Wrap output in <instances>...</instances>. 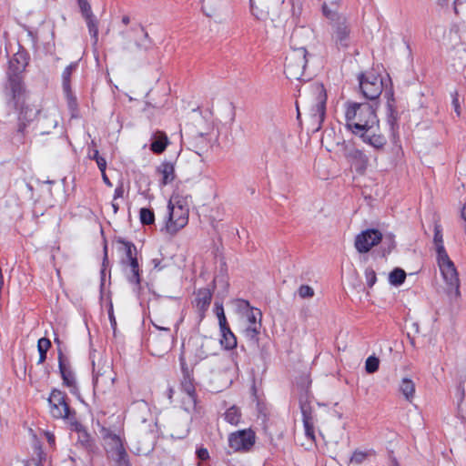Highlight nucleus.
Masks as SVG:
<instances>
[{
    "mask_svg": "<svg viewBox=\"0 0 466 466\" xmlns=\"http://www.w3.org/2000/svg\"><path fill=\"white\" fill-rule=\"evenodd\" d=\"M392 466H400V464H399V462L397 461L396 459L392 460Z\"/></svg>",
    "mask_w": 466,
    "mask_h": 466,
    "instance_id": "774afa93",
    "label": "nucleus"
},
{
    "mask_svg": "<svg viewBox=\"0 0 466 466\" xmlns=\"http://www.w3.org/2000/svg\"><path fill=\"white\" fill-rule=\"evenodd\" d=\"M169 144L167 136L162 131H157L152 135V143L150 149L155 154L163 153Z\"/></svg>",
    "mask_w": 466,
    "mask_h": 466,
    "instance_id": "a878e982",
    "label": "nucleus"
},
{
    "mask_svg": "<svg viewBox=\"0 0 466 466\" xmlns=\"http://www.w3.org/2000/svg\"><path fill=\"white\" fill-rule=\"evenodd\" d=\"M271 145L279 155L287 151L285 137L280 132L274 133L273 137H271Z\"/></svg>",
    "mask_w": 466,
    "mask_h": 466,
    "instance_id": "7c9ffc66",
    "label": "nucleus"
},
{
    "mask_svg": "<svg viewBox=\"0 0 466 466\" xmlns=\"http://www.w3.org/2000/svg\"><path fill=\"white\" fill-rule=\"evenodd\" d=\"M81 14L83 17L87 16L88 15H92L93 12L91 10V5L88 3V0H79L77 1Z\"/></svg>",
    "mask_w": 466,
    "mask_h": 466,
    "instance_id": "c03bdc74",
    "label": "nucleus"
},
{
    "mask_svg": "<svg viewBox=\"0 0 466 466\" xmlns=\"http://www.w3.org/2000/svg\"><path fill=\"white\" fill-rule=\"evenodd\" d=\"M93 372H94V383H95V385H96L98 383L99 376H101L102 374H100L98 371H96L95 370H93Z\"/></svg>",
    "mask_w": 466,
    "mask_h": 466,
    "instance_id": "052dcab7",
    "label": "nucleus"
},
{
    "mask_svg": "<svg viewBox=\"0 0 466 466\" xmlns=\"http://www.w3.org/2000/svg\"><path fill=\"white\" fill-rule=\"evenodd\" d=\"M118 243H120L123 246V250L125 254L124 258L121 260V263L124 267L129 268V273L127 275L128 280L130 283L139 286L140 273L139 265L137 258V248L133 243L125 241L123 239H119Z\"/></svg>",
    "mask_w": 466,
    "mask_h": 466,
    "instance_id": "0eeeda50",
    "label": "nucleus"
},
{
    "mask_svg": "<svg viewBox=\"0 0 466 466\" xmlns=\"http://www.w3.org/2000/svg\"><path fill=\"white\" fill-rule=\"evenodd\" d=\"M307 50L304 47L291 49L285 62V74L290 80H303L306 65Z\"/></svg>",
    "mask_w": 466,
    "mask_h": 466,
    "instance_id": "423d86ee",
    "label": "nucleus"
},
{
    "mask_svg": "<svg viewBox=\"0 0 466 466\" xmlns=\"http://www.w3.org/2000/svg\"><path fill=\"white\" fill-rule=\"evenodd\" d=\"M157 173L161 176L160 185L166 186L176 178L175 165L170 161H164L157 167Z\"/></svg>",
    "mask_w": 466,
    "mask_h": 466,
    "instance_id": "5701e85b",
    "label": "nucleus"
},
{
    "mask_svg": "<svg viewBox=\"0 0 466 466\" xmlns=\"http://www.w3.org/2000/svg\"><path fill=\"white\" fill-rule=\"evenodd\" d=\"M380 360L375 356H370L365 362V370L368 373L371 374L379 370Z\"/></svg>",
    "mask_w": 466,
    "mask_h": 466,
    "instance_id": "58836bf2",
    "label": "nucleus"
},
{
    "mask_svg": "<svg viewBox=\"0 0 466 466\" xmlns=\"http://www.w3.org/2000/svg\"><path fill=\"white\" fill-rule=\"evenodd\" d=\"M51 347V341L47 338H41L37 342V350L39 352L38 364L45 362L46 360V353Z\"/></svg>",
    "mask_w": 466,
    "mask_h": 466,
    "instance_id": "2f4dec72",
    "label": "nucleus"
},
{
    "mask_svg": "<svg viewBox=\"0 0 466 466\" xmlns=\"http://www.w3.org/2000/svg\"><path fill=\"white\" fill-rule=\"evenodd\" d=\"M102 175V179L104 181V183L108 186V187H112V183L111 181L109 180L108 177L106 176V170H104V173H101Z\"/></svg>",
    "mask_w": 466,
    "mask_h": 466,
    "instance_id": "4d7b16f0",
    "label": "nucleus"
},
{
    "mask_svg": "<svg viewBox=\"0 0 466 466\" xmlns=\"http://www.w3.org/2000/svg\"><path fill=\"white\" fill-rule=\"evenodd\" d=\"M380 241L382 242L383 256L390 254L394 249L395 240L394 237L391 234L382 237V239Z\"/></svg>",
    "mask_w": 466,
    "mask_h": 466,
    "instance_id": "e433bc0d",
    "label": "nucleus"
},
{
    "mask_svg": "<svg viewBox=\"0 0 466 466\" xmlns=\"http://www.w3.org/2000/svg\"><path fill=\"white\" fill-rule=\"evenodd\" d=\"M306 100L307 107L316 130L320 129L326 114L327 94L324 86L319 83L310 85Z\"/></svg>",
    "mask_w": 466,
    "mask_h": 466,
    "instance_id": "7ed1b4c3",
    "label": "nucleus"
},
{
    "mask_svg": "<svg viewBox=\"0 0 466 466\" xmlns=\"http://www.w3.org/2000/svg\"><path fill=\"white\" fill-rule=\"evenodd\" d=\"M360 86L365 97L374 100L381 94L383 83L380 76L374 73H367L360 76Z\"/></svg>",
    "mask_w": 466,
    "mask_h": 466,
    "instance_id": "f8f14e48",
    "label": "nucleus"
},
{
    "mask_svg": "<svg viewBox=\"0 0 466 466\" xmlns=\"http://www.w3.org/2000/svg\"><path fill=\"white\" fill-rule=\"evenodd\" d=\"M141 35L144 37L143 42L136 41V46L138 49L147 50L151 47V41L149 39V35L145 28L141 25H137V27H132L130 31H123L120 33L121 36L124 39L123 48L125 50L129 49V43L132 40V35Z\"/></svg>",
    "mask_w": 466,
    "mask_h": 466,
    "instance_id": "dca6fc26",
    "label": "nucleus"
},
{
    "mask_svg": "<svg viewBox=\"0 0 466 466\" xmlns=\"http://www.w3.org/2000/svg\"><path fill=\"white\" fill-rule=\"evenodd\" d=\"M198 456L200 460L204 461L208 458V452L207 449H199L198 450Z\"/></svg>",
    "mask_w": 466,
    "mask_h": 466,
    "instance_id": "864d4df0",
    "label": "nucleus"
},
{
    "mask_svg": "<svg viewBox=\"0 0 466 466\" xmlns=\"http://www.w3.org/2000/svg\"><path fill=\"white\" fill-rule=\"evenodd\" d=\"M382 239V234L377 229H366L355 238V248L360 253L369 252Z\"/></svg>",
    "mask_w": 466,
    "mask_h": 466,
    "instance_id": "4468645a",
    "label": "nucleus"
},
{
    "mask_svg": "<svg viewBox=\"0 0 466 466\" xmlns=\"http://www.w3.org/2000/svg\"><path fill=\"white\" fill-rule=\"evenodd\" d=\"M444 45L453 66L462 64L466 59V25L451 26L445 36Z\"/></svg>",
    "mask_w": 466,
    "mask_h": 466,
    "instance_id": "20e7f679",
    "label": "nucleus"
},
{
    "mask_svg": "<svg viewBox=\"0 0 466 466\" xmlns=\"http://www.w3.org/2000/svg\"><path fill=\"white\" fill-rule=\"evenodd\" d=\"M213 297V291L208 288L199 289L196 292V298L193 306L196 309L198 322H201L208 311Z\"/></svg>",
    "mask_w": 466,
    "mask_h": 466,
    "instance_id": "2eb2a0df",
    "label": "nucleus"
},
{
    "mask_svg": "<svg viewBox=\"0 0 466 466\" xmlns=\"http://www.w3.org/2000/svg\"><path fill=\"white\" fill-rule=\"evenodd\" d=\"M436 242H443L442 228L439 222H435L434 224L433 243Z\"/></svg>",
    "mask_w": 466,
    "mask_h": 466,
    "instance_id": "de8ad7c7",
    "label": "nucleus"
},
{
    "mask_svg": "<svg viewBox=\"0 0 466 466\" xmlns=\"http://www.w3.org/2000/svg\"><path fill=\"white\" fill-rule=\"evenodd\" d=\"M461 218H462V219H463V221H464V226H463V228H464V231H465V233H466V202L464 203V205H463V207H462V208H461Z\"/></svg>",
    "mask_w": 466,
    "mask_h": 466,
    "instance_id": "6e6d98bb",
    "label": "nucleus"
},
{
    "mask_svg": "<svg viewBox=\"0 0 466 466\" xmlns=\"http://www.w3.org/2000/svg\"><path fill=\"white\" fill-rule=\"evenodd\" d=\"M156 423L151 420H147V419L143 418L141 420V427L139 429V433L142 436L144 433H146L147 439H148V444L145 448H137V454H146L149 452L153 449V442L156 438Z\"/></svg>",
    "mask_w": 466,
    "mask_h": 466,
    "instance_id": "a211bd4d",
    "label": "nucleus"
},
{
    "mask_svg": "<svg viewBox=\"0 0 466 466\" xmlns=\"http://www.w3.org/2000/svg\"><path fill=\"white\" fill-rule=\"evenodd\" d=\"M221 339L220 344L226 350H233L237 346V338L231 331L230 328H226L220 330Z\"/></svg>",
    "mask_w": 466,
    "mask_h": 466,
    "instance_id": "cd10ccee",
    "label": "nucleus"
},
{
    "mask_svg": "<svg viewBox=\"0 0 466 466\" xmlns=\"http://www.w3.org/2000/svg\"><path fill=\"white\" fill-rule=\"evenodd\" d=\"M451 105L454 108V111L457 115V116H461V106H460V103H459V97H458V94L457 93H454L452 94V102H451Z\"/></svg>",
    "mask_w": 466,
    "mask_h": 466,
    "instance_id": "3c124183",
    "label": "nucleus"
},
{
    "mask_svg": "<svg viewBox=\"0 0 466 466\" xmlns=\"http://www.w3.org/2000/svg\"><path fill=\"white\" fill-rule=\"evenodd\" d=\"M342 154L357 173L364 174L368 167L369 157L360 149L350 142H344Z\"/></svg>",
    "mask_w": 466,
    "mask_h": 466,
    "instance_id": "9b49d317",
    "label": "nucleus"
},
{
    "mask_svg": "<svg viewBox=\"0 0 466 466\" xmlns=\"http://www.w3.org/2000/svg\"><path fill=\"white\" fill-rule=\"evenodd\" d=\"M88 157L95 160L101 173H104V170L106 169V160L99 155V151L97 149L90 150Z\"/></svg>",
    "mask_w": 466,
    "mask_h": 466,
    "instance_id": "c9c22d12",
    "label": "nucleus"
},
{
    "mask_svg": "<svg viewBox=\"0 0 466 466\" xmlns=\"http://www.w3.org/2000/svg\"><path fill=\"white\" fill-rule=\"evenodd\" d=\"M182 390L184 395L196 394V389L192 382V380L187 377L185 378L181 383Z\"/></svg>",
    "mask_w": 466,
    "mask_h": 466,
    "instance_id": "ea45409f",
    "label": "nucleus"
},
{
    "mask_svg": "<svg viewBox=\"0 0 466 466\" xmlns=\"http://www.w3.org/2000/svg\"><path fill=\"white\" fill-rule=\"evenodd\" d=\"M139 216H140L141 223L144 225H151L155 220L154 212L149 208H141L140 212H139Z\"/></svg>",
    "mask_w": 466,
    "mask_h": 466,
    "instance_id": "4c0bfd02",
    "label": "nucleus"
},
{
    "mask_svg": "<svg viewBox=\"0 0 466 466\" xmlns=\"http://www.w3.org/2000/svg\"><path fill=\"white\" fill-rule=\"evenodd\" d=\"M241 411L239 408L233 405L229 407L224 413L225 420L232 426H237L241 420Z\"/></svg>",
    "mask_w": 466,
    "mask_h": 466,
    "instance_id": "c85d7f7f",
    "label": "nucleus"
},
{
    "mask_svg": "<svg viewBox=\"0 0 466 466\" xmlns=\"http://www.w3.org/2000/svg\"><path fill=\"white\" fill-rule=\"evenodd\" d=\"M239 309L245 314L248 326L245 329V335L250 340L257 341L258 334L259 333L260 321H261V311L258 309L250 307L247 300H240Z\"/></svg>",
    "mask_w": 466,
    "mask_h": 466,
    "instance_id": "9d476101",
    "label": "nucleus"
},
{
    "mask_svg": "<svg viewBox=\"0 0 466 466\" xmlns=\"http://www.w3.org/2000/svg\"><path fill=\"white\" fill-rule=\"evenodd\" d=\"M345 127L371 147L380 149L387 143L380 133V121L374 107L369 103L346 102Z\"/></svg>",
    "mask_w": 466,
    "mask_h": 466,
    "instance_id": "f257e3e1",
    "label": "nucleus"
},
{
    "mask_svg": "<svg viewBox=\"0 0 466 466\" xmlns=\"http://www.w3.org/2000/svg\"><path fill=\"white\" fill-rule=\"evenodd\" d=\"M84 18L86 20L89 34L93 39L94 45H96L98 41V21L94 14L88 15Z\"/></svg>",
    "mask_w": 466,
    "mask_h": 466,
    "instance_id": "c756f323",
    "label": "nucleus"
},
{
    "mask_svg": "<svg viewBox=\"0 0 466 466\" xmlns=\"http://www.w3.org/2000/svg\"><path fill=\"white\" fill-rule=\"evenodd\" d=\"M105 440L106 453L110 459L127 452L123 441L118 435L109 432L106 435Z\"/></svg>",
    "mask_w": 466,
    "mask_h": 466,
    "instance_id": "aec40b11",
    "label": "nucleus"
},
{
    "mask_svg": "<svg viewBox=\"0 0 466 466\" xmlns=\"http://www.w3.org/2000/svg\"><path fill=\"white\" fill-rule=\"evenodd\" d=\"M197 394L184 395L182 398V407L187 412L197 410Z\"/></svg>",
    "mask_w": 466,
    "mask_h": 466,
    "instance_id": "72a5a7b5",
    "label": "nucleus"
},
{
    "mask_svg": "<svg viewBox=\"0 0 466 466\" xmlns=\"http://www.w3.org/2000/svg\"><path fill=\"white\" fill-rule=\"evenodd\" d=\"M46 121H47L46 127H48V128H55L57 126L58 121H57V111H56V109H54L49 114V116L46 117Z\"/></svg>",
    "mask_w": 466,
    "mask_h": 466,
    "instance_id": "a18cd8bd",
    "label": "nucleus"
},
{
    "mask_svg": "<svg viewBox=\"0 0 466 466\" xmlns=\"http://www.w3.org/2000/svg\"><path fill=\"white\" fill-rule=\"evenodd\" d=\"M215 313L218 319L219 330L228 328V324L227 321V318L224 312V308L222 303L216 302L215 303Z\"/></svg>",
    "mask_w": 466,
    "mask_h": 466,
    "instance_id": "f704fd0d",
    "label": "nucleus"
},
{
    "mask_svg": "<svg viewBox=\"0 0 466 466\" xmlns=\"http://www.w3.org/2000/svg\"><path fill=\"white\" fill-rule=\"evenodd\" d=\"M299 296L302 299H310L314 296V289L309 285H301L298 290Z\"/></svg>",
    "mask_w": 466,
    "mask_h": 466,
    "instance_id": "79ce46f5",
    "label": "nucleus"
},
{
    "mask_svg": "<svg viewBox=\"0 0 466 466\" xmlns=\"http://www.w3.org/2000/svg\"><path fill=\"white\" fill-rule=\"evenodd\" d=\"M130 19H129V16L127 15H124L122 17V23L125 24V25H127L129 23Z\"/></svg>",
    "mask_w": 466,
    "mask_h": 466,
    "instance_id": "680f3d73",
    "label": "nucleus"
},
{
    "mask_svg": "<svg viewBox=\"0 0 466 466\" xmlns=\"http://www.w3.org/2000/svg\"><path fill=\"white\" fill-rule=\"evenodd\" d=\"M406 279V272L400 268H394L389 275V281L391 285L399 286L401 285Z\"/></svg>",
    "mask_w": 466,
    "mask_h": 466,
    "instance_id": "473e14b6",
    "label": "nucleus"
},
{
    "mask_svg": "<svg viewBox=\"0 0 466 466\" xmlns=\"http://www.w3.org/2000/svg\"><path fill=\"white\" fill-rule=\"evenodd\" d=\"M300 409L303 423L314 422L310 406L309 404H301Z\"/></svg>",
    "mask_w": 466,
    "mask_h": 466,
    "instance_id": "a19ab883",
    "label": "nucleus"
},
{
    "mask_svg": "<svg viewBox=\"0 0 466 466\" xmlns=\"http://www.w3.org/2000/svg\"><path fill=\"white\" fill-rule=\"evenodd\" d=\"M154 326H155L157 329L164 330V331H166V332H167V334H169V330H170V329H169V328H168V327H163V326H161V324H158V325H157V324H156V323H154Z\"/></svg>",
    "mask_w": 466,
    "mask_h": 466,
    "instance_id": "bf43d9fd",
    "label": "nucleus"
},
{
    "mask_svg": "<svg viewBox=\"0 0 466 466\" xmlns=\"http://www.w3.org/2000/svg\"><path fill=\"white\" fill-rule=\"evenodd\" d=\"M58 367L64 385L66 387L76 386V378L69 361L65 358L63 352H58Z\"/></svg>",
    "mask_w": 466,
    "mask_h": 466,
    "instance_id": "6ab92c4d",
    "label": "nucleus"
},
{
    "mask_svg": "<svg viewBox=\"0 0 466 466\" xmlns=\"http://www.w3.org/2000/svg\"><path fill=\"white\" fill-rule=\"evenodd\" d=\"M77 63L74 62L71 63L69 66H67L65 70L62 73V86L63 90L66 95V97L68 99V103L70 106L75 104L76 98L73 97L71 93V85H70V77L73 74V72L76 69Z\"/></svg>",
    "mask_w": 466,
    "mask_h": 466,
    "instance_id": "4be33fe9",
    "label": "nucleus"
},
{
    "mask_svg": "<svg viewBox=\"0 0 466 466\" xmlns=\"http://www.w3.org/2000/svg\"><path fill=\"white\" fill-rule=\"evenodd\" d=\"M367 457V453L360 451H355L350 458V461L360 464Z\"/></svg>",
    "mask_w": 466,
    "mask_h": 466,
    "instance_id": "09e8293b",
    "label": "nucleus"
},
{
    "mask_svg": "<svg viewBox=\"0 0 466 466\" xmlns=\"http://www.w3.org/2000/svg\"><path fill=\"white\" fill-rule=\"evenodd\" d=\"M170 339V334H166L161 337L152 336L150 345L153 350V354L160 356L167 352L169 350Z\"/></svg>",
    "mask_w": 466,
    "mask_h": 466,
    "instance_id": "393cba45",
    "label": "nucleus"
},
{
    "mask_svg": "<svg viewBox=\"0 0 466 466\" xmlns=\"http://www.w3.org/2000/svg\"><path fill=\"white\" fill-rule=\"evenodd\" d=\"M399 390L408 401H412L415 395V384L412 380L403 378L399 385Z\"/></svg>",
    "mask_w": 466,
    "mask_h": 466,
    "instance_id": "bb28decb",
    "label": "nucleus"
},
{
    "mask_svg": "<svg viewBox=\"0 0 466 466\" xmlns=\"http://www.w3.org/2000/svg\"><path fill=\"white\" fill-rule=\"evenodd\" d=\"M390 115L389 116V124L390 126V129L392 131V133L394 134L396 129L398 128V125H397V117L396 116H394L393 114V111L390 109Z\"/></svg>",
    "mask_w": 466,
    "mask_h": 466,
    "instance_id": "603ef678",
    "label": "nucleus"
},
{
    "mask_svg": "<svg viewBox=\"0 0 466 466\" xmlns=\"http://www.w3.org/2000/svg\"><path fill=\"white\" fill-rule=\"evenodd\" d=\"M303 425H304L306 436L309 439H310V440H314L315 439V435H314V422L303 423Z\"/></svg>",
    "mask_w": 466,
    "mask_h": 466,
    "instance_id": "8fccbe9b",
    "label": "nucleus"
},
{
    "mask_svg": "<svg viewBox=\"0 0 466 466\" xmlns=\"http://www.w3.org/2000/svg\"><path fill=\"white\" fill-rule=\"evenodd\" d=\"M67 400L66 393L57 389L52 390L47 400L53 418L70 420L71 410Z\"/></svg>",
    "mask_w": 466,
    "mask_h": 466,
    "instance_id": "1a4fd4ad",
    "label": "nucleus"
},
{
    "mask_svg": "<svg viewBox=\"0 0 466 466\" xmlns=\"http://www.w3.org/2000/svg\"><path fill=\"white\" fill-rule=\"evenodd\" d=\"M29 62V55L25 50H19L9 61L10 74L20 75L25 70Z\"/></svg>",
    "mask_w": 466,
    "mask_h": 466,
    "instance_id": "412c9836",
    "label": "nucleus"
},
{
    "mask_svg": "<svg viewBox=\"0 0 466 466\" xmlns=\"http://www.w3.org/2000/svg\"><path fill=\"white\" fill-rule=\"evenodd\" d=\"M433 244L436 250L437 264L446 284L447 293L449 296L458 299L461 297V282L457 268L445 249L444 242Z\"/></svg>",
    "mask_w": 466,
    "mask_h": 466,
    "instance_id": "f03ea898",
    "label": "nucleus"
},
{
    "mask_svg": "<svg viewBox=\"0 0 466 466\" xmlns=\"http://www.w3.org/2000/svg\"><path fill=\"white\" fill-rule=\"evenodd\" d=\"M123 195H124V188H123V187L122 186L117 187L115 189V192H114V200H116L118 198H122Z\"/></svg>",
    "mask_w": 466,
    "mask_h": 466,
    "instance_id": "5fc2aeb1",
    "label": "nucleus"
},
{
    "mask_svg": "<svg viewBox=\"0 0 466 466\" xmlns=\"http://www.w3.org/2000/svg\"><path fill=\"white\" fill-rule=\"evenodd\" d=\"M365 279L369 288H372L377 281L376 272L371 268L365 269Z\"/></svg>",
    "mask_w": 466,
    "mask_h": 466,
    "instance_id": "37998d69",
    "label": "nucleus"
},
{
    "mask_svg": "<svg viewBox=\"0 0 466 466\" xmlns=\"http://www.w3.org/2000/svg\"><path fill=\"white\" fill-rule=\"evenodd\" d=\"M112 460L116 462V466H130L128 455L127 452L124 454L116 456L112 458Z\"/></svg>",
    "mask_w": 466,
    "mask_h": 466,
    "instance_id": "49530a36",
    "label": "nucleus"
},
{
    "mask_svg": "<svg viewBox=\"0 0 466 466\" xmlns=\"http://www.w3.org/2000/svg\"><path fill=\"white\" fill-rule=\"evenodd\" d=\"M323 12H324V14H325L327 16H329V10L327 9V6H326V5H324V6H323Z\"/></svg>",
    "mask_w": 466,
    "mask_h": 466,
    "instance_id": "338daca9",
    "label": "nucleus"
},
{
    "mask_svg": "<svg viewBox=\"0 0 466 466\" xmlns=\"http://www.w3.org/2000/svg\"><path fill=\"white\" fill-rule=\"evenodd\" d=\"M112 208H113V210H114V213H116L118 211V205L116 204V203H112Z\"/></svg>",
    "mask_w": 466,
    "mask_h": 466,
    "instance_id": "0e129e2a",
    "label": "nucleus"
},
{
    "mask_svg": "<svg viewBox=\"0 0 466 466\" xmlns=\"http://www.w3.org/2000/svg\"><path fill=\"white\" fill-rule=\"evenodd\" d=\"M8 87L15 106H17L24 99L25 93L22 76L17 74H9Z\"/></svg>",
    "mask_w": 466,
    "mask_h": 466,
    "instance_id": "f3484780",
    "label": "nucleus"
},
{
    "mask_svg": "<svg viewBox=\"0 0 466 466\" xmlns=\"http://www.w3.org/2000/svg\"><path fill=\"white\" fill-rule=\"evenodd\" d=\"M167 208L168 218L166 223V230L173 235L187 224L189 209L186 199L179 196L171 197Z\"/></svg>",
    "mask_w": 466,
    "mask_h": 466,
    "instance_id": "39448f33",
    "label": "nucleus"
},
{
    "mask_svg": "<svg viewBox=\"0 0 466 466\" xmlns=\"http://www.w3.org/2000/svg\"><path fill=\"white\" fill-rule=\"evenodd\" d=\"M109 318L112 325H116V319L111 312H109Z\"/></svg>",
    "mask_w": 466,
    "mask_h": 466,
    "instance_id": "e2e57ef3",
    "label": "nucleus"
},
{
    "mask_svg": "<svg viewBox=\"0 0 466 466\" xmlns=\"http://www.w3.org/2000/svg\"><path fill=\"white\" fill-rule=\"evenodd\" d=\"M198 349L196 350V355L198 358L204 360L210 355L215 354V341L208 337H203L197 341Z\"/></svg>",
    "mask_w": 466,
    "mask_h": 466,
    "instance_id": "b1692460",
    "label": "nucleus"
},
{
    "mask_svg": "<svg viewBox=\"0 0 466 466\" xmlns=\"http://www.w3.org/2000/svg\"><path fill=\"white\" fill-rule=\"evenodd\" d=\"M152 262L154 263L155 268H158L159 263H160V261H159L158 259H156V258H155V259H153V260H152Z\"/></svg>",
    "mask_w": 466,
    "mask_h": 466,
    "instance_id": "69168bd1",
    "label": "nucleus"
},
{
    "mask_svg": "<svg viewBox=\"0 0 466 466\" xmlns=\"http://www.w3.org/2000/svg\"><path fill=\"white\" fill-rule=\"evenodd\" d=\"M228 447L234 452H248L256 442V433L251 429L231 432L228 438Z\"/></svg>",
    "mask_w": 466,
    "mask_h": 466,
    "instance_id": "6e6552de",
    "label": "nucleus"
},
{
    "mask_svg": "<svg viewBox=\"0 0 466 466\" xmlns=\"http://www.w3.org/2000/svg\"><path fill=\"white\" fill-rule=\"evenodd\" d=\"M25 466H42V465L38 461L33 459V460L28 461L25 463Z\"/></svg>",
    "mask_w": 466,
    "mask_h": 466,
    "instance_id": "13d9d810",
    "label": "nucleus"
},
{
    "mask_svg": "<svg viewBox=\"0 0 466 466\" xmlns=\"http://www.w3.org/2000/svg\"><path fill=\"white\" fill-rule=\"evenodd\" d=\"M332 41L339 49H346L351 43L350 28L344 16H339L332 25Z\"/></svg>",
    "mask_w": 466,
    "mask_h": 466,
    "instance_id": "ddd939ff",
    "label": "nucleus"
}]
</instances>
